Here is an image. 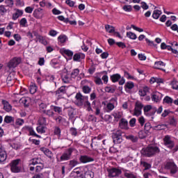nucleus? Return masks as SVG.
Segmentation results:
<instances>
[{
    "label": "nucleus",
    "instance_id": "nucleus-45",
    "mask_svg": "<svg viewBox=\"0 0 178 178\" xmlns=\"http://www.w3.org/2000/svg\"><path fill=\"white\" fill-rule=\"evenodd\" d=\"M79 163H80L77 160H75V159L70 160L69 161V166L70 168H74L75 166H77V165H79Z\"/></svg>",
    "mask_w": 178,
    "mask_h": 178
},
{
    "label": "nucleus",
    "instance_id": "nucleus-7",
    "mask_svg": "<svg viewBox=\"0 0 178 178\" xmlns=\"http://www.w3.org/2000/svg\"><path fill=\"white\" fill-rule=\"evenodd\" d=\"M143 108H144V104L140 102H136L135 104V107L134 109L133 116H141L143 113Z\"/></svg>",
    "mask_w": 178,
    "mask_h": 178
},
{
    "label": "nucleus",
    "instance_id": "nucleus-6",
    "mask_svg": "<svg viewBox=\"0 0 178 178\" xmlns=\"http://www.w3.org/2000/svg\"><path fill=\"white\" fill-rule=\"evenodd\" d=\"M163 144L169 149H173L175 148V141L172 140V137L170 135H165L163 138Z\"/></svg>",
    "mask_w": 178,
    "mask_h": 178
},
{
    "label": "nucleus",
    "instance_id": "nucleus-4",
    "mask_svg": "<svg viewBox=\"0 0 178 178\" xmlns=\"http://www.w3.org/2000/svg\"><path fill=\"white\" fill-rule=\"evenodd\" d=\"M106 172L109 178L119 177L122 175V170L115 167L107 168Z\"/></svg>",
    "mask_w": 178,
    "mask_h": 178
},
{
    "label": "nucleus",
    "instance_id": "nucleus-26",
    "mask_svg": "<svg viewBox=\"0 0 178 178\" xmlns=\"http://www.w3.org/2000/svg\"><path fill=\"white\" fill-rule=\"evenodd\" d=\"M120 3L126 4V3H140L141 0H118Z\"/></svg>",
    "mask_w": 178,
    "mask_h": 178
},
{
    "label": "nucleus",
    "instance_id": "nucleus-50",
    "mask_svg": "<svg viewBox=\"0 0 178 178\" xmlns=\"http://www.w3.org/2000/svg\"><path fill=\"white\" fill-rule=\"evenodd\" d=\"M127 140H130L132 143H137L138 141V137L133 135H129L127 136Z\"/></svg>",
    "mask_w": 178,
    "mask_h": 178
},
{
    "label": "nucleus",
    "instance_id": "nucleus-19",
    "mask_svg": "<svg viewBox=\"0 0 178 178\" xmlns=\"http://www.w3.org/2000/svg\"><path fill=\"white\" fill-rule=\"evenodd\" d=\"M120 79H122L120 74H113V75L110 76V80L112 81V83H118Z\"/></svg>",
    "mask_w": 178,
    "mask_h": 178
},
{
    "label": "nucleus",
    "instance_id": "nucleus-39",
    "mask_svg": "<svg viewBox=\"0 0 178 178\" xmlns=\"http://www.w3.org/2000/svg\"><path fill=\"white\" fill-rule=\"evenodd\" d=\"M36 131L39 134H44L45 133V127L40 125L37 127Z\"/></svg>",
    "mask_w": 178,
    "mask_h": 178
},
{
    "label": "nucleus",
    "instance_id": "nucleus-24",
    "mask_svg": "<svg viewBox=\"0 0 178 178\" xmlns=\"http://www.w3.org/2000/svg\"><path fill=\"white\" fill-rule=\"evenodd\" d=\"M42 8H39L38 9H35L33 11V17H35V19H41L42 17V16H41V11H42Z\"/></svg>",
    "mask_w": 178,
    "mask_h": 178
},
{
    "label": "nucleus",
    "instance_id": "nucleus-17",
    "mask_svg": "<svg viewBox=\"0 0 178 178\" xmlns=\"http://www.w3.org/2000/svg\"><path fill=\"white\" fill-rule=\"evenodd\" d=\"M123 175L126 178H137V175H134V172L128 170H122Z\"/></svg>",
    "mask_w": 178,
    "mask_h": 178
},
{
    "label": "nucleus",
    "instance_id": "nucleus-30",
    "mask_svg": "<svg viewBox=\"0 0 178 178\" xmlns=\"http://www.w3.org/2000/svg\"><path fill=\"white\" fill-rule=\"evenodd\" d=\"M112 116H113V118H115V120H116V122H119V119H122V113L119 112V111H116V112H113L112 113Z\"/></svg>",
    "mask_w": 178,
    "mask_h": 178
},
{
    "label": "nucleus",
    "instance_id": "nucleus-63",
    "mask_svg": "<svg viewBox=\"0 0 178 178\" xmlns=\"http://www.w3.org/2000/svg\"><path fill=\"white\" fill-rule=\"evenodd\" d=\"M137 122V120L135 118H131L129 120V125L131 127H134L136 126V122Z\"/></svg>",
    "mask_w": 178,
    "mask_h": 178
},
{
    "label": "nucleus",
    "instance_id": "nucleus-52",
    "mask_svg": "<svg viewBox=\"0 0 178 178\" xmlns=\"http://www.w3.org/2000/svg\"><path fill=\"white\" fill-rule=\"evenodd\" d=\"M84 106H85L86 108H87L86 110L88 111V112H92V108L91 107V103H90V102H88V100H87V101L85 102Z\"/></svg>",
    "mask_w": 178,
    "mask_h": 178
},
{
    "label": "nucleus",
    "instance_id": "nucleus-42",
    "mask_svg": "<svg viewBox=\"0 0 178 178\" xmlns=\"http://www.w3.org/2000/svg\"><path fill=\"white\" fill-rule=\"evenodd\" d=\"M29 91L31 94H35V92H37V85H35V83H32L30 86Z\"/></svg>",
    "mask_w": 178,
    "mask_h": 178
},
{
    "label": "nucleus",
    "instance_id": "nucleus-61",
    "mask_svg": "<svg viewBox=\"0 0 178 178\" xmlns=\"http://www.w3.org/2000/svg\"><path fill=\"white\" fill-rule=\"evenodd\" d=\"M27 23V19L22 18L19 21V26H22V27H26V24Z\"/></svg>",
    "mask_w": 178,
    "mask_h": 178
},
{
    "label": "nucleus",
    "instance_id": "nucleus-2",
    "mask_svg": "<svg viewBox=\"0 0 178 178\" xmlns=\"http://www.w3.org/2000/svg\"><path fill=\"white\" fill-rule=\"evenodd\" d=\"M159 147L155 145L148 146L143 151V154L145 156H153L155 154H159Z\"/></svg>",
    "mask_w": 178,
    "mask_h": 178
},
{
    "label": "nucleus",
    "instance_id": "nucleus-54",
    "mask_svg": "<svg viewBox=\"0 0 178 178\" xmlns=\"http://www.w3.org/2000/svg\"><path fill=\"white\" fill-rule=\"evenodd\" d=\"M81 169H83V167L76 168L73 170L72 173H76V176H80V175H83Z\"/></svg>",
    "mask_w": 178,
    "mask_h": 178
},
{
    "label": "nucleus",
    "instance_id": "nucleus-47",
    "mask_svg": "<svg viewBox=\"0 0 178 178\" xmlns=\"http://www.w3.org/2000/svg\"><path fill=\"white\" fill-rule=\"evenodd\" d=\"M75 98L76 101H78L79 102H81V104H83V101H84V98L83 97V95H81V93L80 92L76 93Z\"/></svg>",
    "mask_w": 178,
    "mask_h": 178
},
{
    "label": "nucleus",
    "instance_id": "nucleus-33",
    "mask_svg": "<svg viewBox=\"0 0 178 178\" xmlns=\"http://www.w3.org/2000/svg\"><path fill=\"white\" fill-rule=\"evenodd\" d=\"M38 124L40 126H47V118L41 116L38 119Z\"/></svg>",
    "mask_w": 178,
    "mask_h": 178
},
{
    "label": "nucleus",
    "instance_id": "nucleus-34",
    "mask_svg": "<svg viewBox=\"0 0 178 178\" xmlns=\"http://www.w3.org/2000/svg\"><path fill=\"white\" fill-rule=\"evenodd\" d=\"M56 95H59L60 94H66V86H61L56 91Z\"/></svg>",
    "mask_w": 178,
    "mask_h": 178
},
{
    "label": "nucleus",
    "instance_id": "nucleus-20",
    "mask_svg": "<svg viewBox=\"0 0 178 178\" xmlns=\"http://www.w3.org/2000/svg\"><path fill=\"white\" fill-rule=\"evenodd\" d=\"M23 10L17 9L16 12L13 15V20H17L20 16H23Z\"/></svg>",
    "mask_w": 178,
    "mask_h": 178
},
{
    "label": "nucleus",
    "instance_id": "nucleus-35",
    "mask_svg": "<svg viewBox=\"0 0 178 178\" xmlns=\"http://www.w3.org/2000/svg\"><path fill=\"white\" fill-rule=\"evenodd\" d=\"M15 122V118L12 116L6 115L4 118V123H13Z\"/></svg>",
    "mask_w": 178,
    "mask_h": 178
},
{
    "label": "nucleus",
    "instance_id": "nucleus-48",
    "mask_svg": "<svg viewBox=\"0 0 178 178\" xmlns=\"http://www.w3.org/2000/svg\"><path fill=\"white\" fill-rule=\"evenodd\" d=\"M82 91L84 94H90L91 92V88L88 86H83L82 87Z\"/></svg>",
    "mask_w": 178,
    "mask_h": 178
},
{
    "label": "nucleus",
    "instance_id": "nucleus-21",
    "mask_svg": "<svg viewBox=\"0 0 178 178\" xmlns=\"http://www.w3.org/2000/svg\"><path fill=\"white\" fill-rule=\"evenodd\" d=\"M21 104H23L25 108H29L30 106V102H31V100L29 97H22L20 99Z\"/></svg>",
    "mask_w": 178,
    "mask_h": 178
},
{
    "label": "nucleus",
    "instance_id": "nucleus-31",
    "mask_svg": "<svg viewBox=\"0 0 178 178\" xmlns=\"http://www.w3.org/2000/svg\"><path fill=\"white\" fill-rule=\"evenodd\" d=\"M163 102L164 104H167V105H172L173 104V99L169 96H165Z\"/></svg>",
    "mask_w": 178,
    "mask_h": 178
},
{
    "label": "nucleus",
    "instance_id": "nucleus-37",
    "mask_svg": "<svg viewBox=\"0 0 178 178\" xmlns=\"http://www.w3.org/2000/svg\"><path fill=\"white\" fill-rule=\"evenodd\" d=\"M79 73H80V70H79V68L74 69L71 72V78L76 79L79 76Z\"/></svg>",
    "mask_w": 178,
    "mask_h": 178
},
{
    "label": "nucleus",
    "instance_id": "nucleus-43",
    "mask_svg": "<svg viewBox=\"0 0 178 178\" xmlns=\"http://www.w3.org/2000/svg\"><path fill=\"white\" fill-rule=\"evenodd\" d=\"M48 106L47 105V104L45 103H41L40 105H39V109H40V113H44V111H47V107Z\"/></svg>",
    "mask_w": 178,
    "mask_h": 178
},
{
    "label": "nucleus",
    "instance_id": "nucleus-60",
    "mask_svg": "<svg viewBox=\"0 0 178 178\" xmlns=\"http://www.w3.org/2000/svg\"><path fill=\"white\" fill-rule=\"evenodd\" d=\"M70 133L71 136H74V137H76V136H77V129L74 127L70 128Z\"/></svg>",
    "mask_w": 178,
    "mask_h": 178
},
{
    "label": "nucleus",
    "instance_id": "nucleus-28",
    "mask_svg": "<svg viewBox=\"0 0 178 178\" xmlns=\"http://www.w3.org/2000/svg\"><path fill=\"white\" fill-rule=\"evenodd\" d=\"M67 115L70 119H73L76 116V109L73 108H69L67 110Z\"/></svg>",
    "mask_w": 178,
    "mask_h": 178
},
{
    "label": "nucleus",
    "instance_id": "nucleus-38",
    "mask_svg": "<svg viewBox=\"0 0 178 178\" xmlns=\"http://www.w3.org/2000/svg\"><path fill=\"white\" fill-rule=\"evenodd\" d=\"M151 109H152V106L151 105H147L143 106V111L145 115L148 116V114L149 113L148 112H151Z\"/></svg>",
    "mask_w": 178,
    "mask_h": 178
},
{
    "label": "nucleus",
    "instance_id": "nucleus-64",
    "mask_svg": "<svg viewBox=\"0 0 178 178\" xmlns=\"http://www.w3.org/2000/svg\"><path fill=\"white\" fill-rule=\"evenodd\" d=\"M143 177L144 178H156L155 175H152L151 173H148V172L143 174Z\"/></svg>",
    "mask_w": 178,
    "mask_h": 178
},
{
    "label": "nucleus",
    "instance_id": "nucleus-40",
    "mask_svg": "<svg viewBox=\"0 0 178 178\" xmlns=\"http://www.w3.org/2000/svg\"><path fill=\"white\" fill-rule=\"evenodd\" d=\"M127 37L130 40H137V35L131 31L127 32Z\"/></svg>",
    "mask_w": 178,
    "mask_h": 178
},
{
    "label": "nucleus",
    "instance_id": "nucleus-32",
    "mask_svg": "<svg viewBox=\"0 0 178 178\" xmlns=\"http://www.w3.org/2000/svg\"><path fill=\"white\" fill-rule=\"evenodd\" d=\"M140 165L143 168H145V170H148V169H151V168H152V165L150 163H147V161H143V160L140 161Z\"/></svg>",
    "mask_w": 178,
    "mask_h": 178
},
{
    "label": "nucleus",
    "instance_id": "nucleus-25",
    "mask_svg": "<svg viewBox=\"0 0 178 178\" xmlns=\"http://www.w3.org/2000/svg\"><path fill=\"white\" fill-rule=\"evenodd\" d=\"M161 15H162V10H154L153 11L152 17H153V19H155L156 20H158V19H159V17H161Z\"/></svg>",
    "mask_w": 178,
    "mask_h": 178
},
{
    "label": "nucleus",
    "instance_id": "nucleus-59",
    "mask_svg": "<svg viewBox=\"0 0 178 178\" xmlns=\"http://www.w3.org/2000/svg\"><path fill=\"white\" fill-rule=\"evenodd\" d=\"M15 124H17V126H23V124H24V120L21 118L17 119L15 121Z\"/></svg>",
    "mask_w": 178,
    "mask_h": 178
},
{
    "label": "nucleus",
    "instance_id": "nucleus-16",
    "mask_svg": "<svg viewBox=\"0 0 178 178\" xmlns=\"http://www.w3.org/2000/svg\"><path fill=\"white\" fill-rule=\"evenodd\" d=\"M1 104L3 105V110L6 112H10L12 111V105L9 104V102L3 99Z\"/></svg>",
    "mask_w": 178,
    "mask_h": 178
},
{
    "label": "nucleus",
    "instance_id": "nucleus-57",
    "mask_svg": "<svg viewBox=\"0 0 178 178\" xmlns=\"http://www.w3.org/2000/svg\"><path fill=\"white\" fill-rule=\"evenodd\" d=\"M123 10L124 12H131L133 10V8L131 7V5H128V6H124L122 7Z\"/></svg>",
    "mask_w": 178,
    "mask_h": 178
},
{
    "label": "nucleus",
    "instance_id": "nucleus-13",
    "mask_svg": "<svg viewBox=\"0 0 178 178\" xmlns=\"http://www.w3.org/2000/svg\"><path fill=\"white\" fill-rule=\"evenodd\" d=\"M165 66H166V63H165L163 61H156L154 63V69H156L157 70H161L162 72H166L165 70Z\"/></svg>",
    "mask_w": 178,
    "mask_h": 178
},
{
    "label": "nucleus",
    "instance_id": "nucleus-56",
    "mask_svg": "<svg viewBox=\"0 0 178 178\" xmlns=\"http://www.w3.org/2000/svg\"><path fill=\"white\" fill-rule=\"evenodd\" d=\"M138 123L140 124L141 127L145 124V118H144V116H140L138 119Z\"/></svg>",
    "mask_w": 178,
    "mask_h": 178
},
{
    "label": "nucleus",
    "instance_id": "nucleus-11",
    "mask_svg": "<svg viewBox=\"0 0 178 178\" xmlns=\"http://www.w3.org/2000/svg\"><path fill=\"white\" fill-rule=\"evenodd\" d=\"M34 36L36 37L35 42H40V44H42V45H48V41H47V39L44 38V36L41 35H38L37 32H33Z\"/></svg>",
    "mask_w": 178,
    "mask_h": 178
},
{
    "label": "nucleus",
    "instance_id": "nucleus-41",
    "mask_svg": "<svg viewBox=\"0 0 178 178\" xmlns=\"http://www.w3.org/2000/svg\"><path fill=\"white\" fill-rule=\"evenodd\" d=\"M105 29H106V31H107V33H115V27L109 24H107L105 26Z\"/></svg>",
    "mask_w": 178,
    "mask_h": 178
},
{
    "label": "nucleus",
    "instance_id": "nucleus-53",
    "mask_svg": "<svg viewBox=\"0 0 178 178\" xmlns=\"http://www.w3.org/2000/svg\"><path fill=\"white\" fill-rule=\"evenodd\" d=\"M52 4H51V3H48V1L43 0L42 1L40 2V6H41V8H45V6H51Z\"/></svg>",
    "mask_w": 178,
    "mask_h": 178
},
{
    "label": "nucleus",
    "instance_id": "nucleus-23",
    "mask_svg": "<svg viewBox=\"0 0 178 178\" xmlns=\"http://www.w3.org/2000/svg\"><path fill=\"white\" fill-rule=\"evenodd\" d=\"M43 114L48 116V118H52L53 119L55 118V112H54V110L51 108L50 109L43 111Z\"/></svg>",
    "mask_w": 178,
    "mask_h": 178
},
{
    "label": "nucleus",
    "instance_id": "nucleus-3",
    "mask_svg": "<svg viewBox=\"0 0 178 178\" xmlns=\"http://www.w3.org/2000/svg\"><path fill=\"white\" fill-rule=\"evenodd\" d=\"M19 163H20V159L13 160L9 163L12 173H20L22 171V167L19 166Z\"/></svg>",
    "mask_w": 178,
    "mask_h": 178
},
{
    "label": "nucleus",
    "instance_id": "nucleus-36",
    "mask_svg": "<svg viewBox=\"0 0 178 178\" xmlns=\"http://www.w3.org/2000/svg\"><path fill=\"white\" fill-rule=\"evenodd\" d=\"M106 112H112L115 109V103H108L106 104Z\"/></svg>",
    "mask_w": 178,
    "mask_h": 178
},
{
    "label": "nucleus",
    "instance_id": "nucleus-1",
    "mask_svg": "<svg viewBox=\"0 0 178 178\" xmlns=\"http://www.w3.org/2000/svg\"><path fill=\"white\" fill-rule=\"evenodd\" d=\"M76 151V149L73 147H70L62 154L60 157V159L57 158V162H63L65 161H70L72 159V155H73V152Z\"/></svg>",
    "mask_w": 178,
    "mask_h": 178
},
{
    "label": "nucleus",
    "instance_id": "nucleus-27",
    "mask_svg": "<svg viewBox=\"0 0 178 178\" xmlns=\"http://www.w3.org/2000/svg\"><path fill=\"white\" fill-rule=\"evenodd\" d=\"M64 55H66V56L68 57V60H72V58H73V55L74 53L73 51H72V50H69V49H64L63 51Z\"/></svg>",
    "mask_w": 178,
    "mask_h": 178
},
{
    "label": "nucleus",
    "instance_id": "nucleus-51",
    "mask_svg": "<svg viewBox=\"0 0 178 178\" xmlns=\"http://www.w3.org/2000/svg\"><path fill=\"white\" fill-rule=\"evenodd\" d=\"M125 90H133L134 88V83L133 82H127L124 86Z\"/></svg>",
    "mask_w": 178,
    "mask_h": 178
},
{
    "label": "nucleus",
    "instance_id": "nucleus-44",
    "mask_svg": "<svg viewBox=\"0 0 178 178\" xmlns=\"http://www.w3.org/2000/svg\"><path fill=\"white\" fill-rule=\"evenodd\" d=\"M147 92H148V87L145 86L143 88V90H139V95H140V97H145V95H147Z\"/></svg>",
    "mask_w": 178,
    "mask_h": 178
},
{
    "label": "nucleus",
    "instance_id": "nucleus-46",
    "mask_svg": "<svg viewBox=\"0 0 178 178\" xmlns=\"http://www.w3.org/2000/svg\"><path fill=\"white\" fill-rule=\"evenodd\" d=\"M106 92H108L110 94H113L116 91V88L106 86L105 88Z\"/></svg>",
    "mask_w": 178,
    "mask_h": 178
},
{
    "label": "nucleus",
    "instance_id": "nucleus-62",
    "mask_svg": "<svg viewBox=\"0 0 178 178\" xmlns=\"http://www.w3.org/2000/svg\"><path fill=\"white\" fill-rule=\"evenodd\" d=\"M165 127H166V124H158L155 126V129L156 130H165Z\"/></svg>",
    "mask_w": 178,
    "mask_h": 178
},
{
    "label": "nucleus",
    "instance_id": "nucleus-58",
    "mask_svg": "<svg viewBox=\"0 0 178 178\" xmlns=\"http://www.w3.org/2000/svg\"><path fill=\"white\" fill-rule=\"evenodd\" d=\"M8 9H9L8 6H0L1 13H6V12H8Z\"/></svg>",
    "mask_w": 178,
    "mask_h": 178
},
{
    "label": "nucleus",
    "instance_id": "nucleus-15",
    "mask_svg": "<svg viewBox=\"0 0 178 178\" xmlns=\"http://www.w3.org/2000/svg\"><path fill=\"white\" fill-rule=\"evenodd\" d=\"M152 101L153 102H159L162 99V94L159 92H154L151 95Z\"/></svg>",
    "mask_w": 178,
    "mask_h": 178
},
{
    "label": "nucleus",
    "instance_id": "nucleus-9",
    "mask_svg": "<svg viewBox=\"0 0 178 178\" xmlns=\"http://www.w3.org/2000/svg\"><path fill=\"white\" fill-rule=\"evenodd\" d=\"M20 62H22L20 58L15 57L8 63V67H9V69H15L18 65H20Z\"/></svg>",
    "mask_w": 178,
    "mask_h": 178
},
{
    "label": "nucleus",
    "instance_id": "nucleus-18",
    "mask_svg": "<svg viewBox=\"0 0 178 178\" xmlns=\"http://www.w3.org/2000/svg\"><path fill=\"white\" fill-rule=\"evenodd\" d=\"M50 108L53 110V112H54V113H58V115H62V113H63V108L60 106L51 104L50 106Z\"/></svg>",
    "mask_w": 178,
    "mask_h": 178
},
{
    "label": "nucleus",
    "instance_id": "nucleus-55",
    "mask_svg": "<svg viewBox=\"0 0 178 178\" xmlns=\"http://www.w3.org/2000/svg\"><path fill=\"white\" fill-rule=\"evenodd\" d=\"M50 65L52 67H54V69H56V65H59V61H58V60L56 59H52L50 61Z\"/></svg>",
    "mask_w": 178,
    "mask_h": 178
},
{
    "label": "nucleus",
    "instance_id": "nucleus-12",
    "mask_svg": "<svg viewBox=\"0 0 178 178\" xmlns=\"http://www.w3.org/2000/svg\"><path fill=\"white\" fill-rule=\"evenodd\" d=\"M79 159L81 163H88L90 162H94V158L88 156L87 155H81Z\"/></svg>",
    "mask_w": 178,
    "mask_h": 178
},
{
    "label": "nucleus",
    "instance_id": "nucleus-14",
    "mask_svg": "<svg viewBox=\"0 0 178 178\" xmlns=\"http://www.w3.org/2000/svg\"><path fill=\"white\" fill-rule=\"evenodd\" d=\"M119 127L122 130H129V122L126 118H121L119 122Z\"/></svg>",
    "mask_w": 178,
    "mask_h": 178
},
{
    "label": "nucleus",
    "instance_id": "nucleus-10",
    "mask_svg": "<svg viewBox=\"0 0 178 178\" xmlns=\"http://www.w3.org/2000/svg\"><path fill=\"white\" fill-rule=\"evenodd\" d=\"M7 158L8 154H6V151H5L3 146L0 144V163H5Z\"/></svg>",
    "mask_w": 178,
    "mask_h": 178
},
{
    "label": "nucleus",
    "instance_id": "nucleus-5",
    "mask_svg": "<svg viewBox=\"0 0 178 178\" xmlns=\"http://www.w3.org/2000/svg\"><path fill=\"white\" fill-rule=\"evenodd\" d=\"M165 170H168L170 175H176L177 173L178 168L175 161H168L165 165Z\"/></svg>",
    "mask_w": 178,
    "mask_h": 178
},
{
    "label": "nucleus",
    "instance_id": "nucleus-49",
    "mask_svg": "<svg viewBox=\"0 0 178 178\" xmlns=\"http://www.w3.org/2000/svg\"><path fill=\"white\" fill-rule=\"evenodd\" d=\"M60 133H62V131L60 130V128L59 127H55L54 134V136H57V137H60Z\"/></svg>",
    "mask_w": 178,
    "mask_h": 178
},
{
    "label": "nucleus",
    "instance_id": "nucleus-8",
    "mask_svg": "<svg viewBox=\"0 0 178 178\" xmlns=\"http://www.w3.org/2000/svg\"><path fill=\"white\" fill-rule=\"evenodd\" d=\"M111 137L113 138V143L115 144H120L123 141L122 131H117L113 132L111 135Z\"/></svg>",
    "mask_w": 178,
    "mask_h": 178
},
{
    "label": "nucleus",
    "instance_id": "nucleus-22",
    "mask_svg": "<svg viewBox=\"0 0 178 178\" xmlns=\"http://www.w3.org/2000/svg\"><path fill=\"white\" fill-rule=\"evenodd\" d=\"M58 41L59 45H63L65 42L67 41V36H66L65 35H60L58 37Z\"/></svg>",
    "mask_w": 178,
    "mask_h": 178
},
{
    "label": "nucleus",
    "instance_id": "nucleus-29",
    "mask_svg": "<svg viewBox=\"0 0 178 178\" xmlns=\"http://www.w3.org/2000/svg\"><path fill=\"white\" fill-rule=\"evenodd\" d=\"M83 178H94V172L90 170L85 171Z\"/></svg>",
    "mask_w": 178,
    "mask_h": 178
}]
</instances>
